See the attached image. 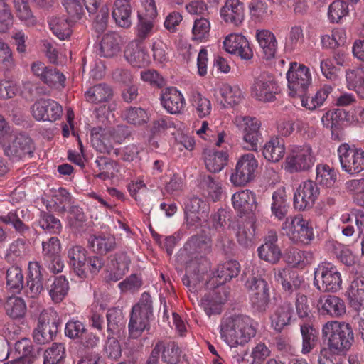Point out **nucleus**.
Instances as JSON below:
<instances>
[{
    "instance_id": "obj_31",
    "label": "nucleus",
    "mask_w": 364,
    "mask_h": 364,
    "mask_svg": "<svg viewBox=\"0 0 364 364\" xmlns=\"http://www.w3.org/2000/svg\"><path fill=\"white\" fill-rule=\"evenodd\" d=\"M132 13L130 0H114L112 16L119 27L128 28L132 26Z\"/></svg>"
},
{
    "instance_id": "obj_59",
    "label": "nucleus",
    "mask_w": 364,
    "mask_h": 364,
    "mask_svg": "<svg viewBox=\"0 0 364 364\" xmlns=\"http://www.w3.org/2000/svg\"><path fill=\"white\" fill-rule=\"evenodd\" d=\"M65 356V347L61 343H53L44 352L43 364H59Z\"/></svg>"
},
{
    "instance_id": "obj_51",
    "label": "nucleus",
    "mask_w": 364,
    "mask_h": 364,
    "mask_svg": "<svg viewBox=\"0 0 364 364\" xmlns=\"http://www.w3.org/2000/svg\"><path fill=\"white\" fill-rule=\"evenodd\" d=\"M200 186L203 194L209 197L213 201L219 200L223 191L221 183L215 180L210 176H205L200 181Z\"/></svg>"
},
{
    "instance_id": "obj_64",
    "label": "nucleus",
    "mask_w": 364,
    "mask_h": 364,
    "mask_svg": "<svg viewBox=\"0 0 364 364\" xmlns=\"http://www.w3.org/2000/svg\"><path fill=\"white\" fill-rule=\"evenodd\" d=\"M184 248L193 253H205L210 249V240L207 237L193 236L186 243Z\"/></svg>"
},
{
    "instance_id": "obj_61",
    "label": "nucleus",
    "mask_w": 364,
    "mask_h": 364,
    "mask_svg": "<svg viewBox=\"0 0 364 364\" xmlns=\"http://www.w3.org/2000/svg\"><path fill=\"white\" fill-rule=\"evenodd\" d=\"M348 14V5L343 1H334L328 6V18L331 23H338Z\"/></svg>"
},
{
    "instance_id": "obj_19",
    "label": "nucleus",
    "mask_w": 364,
    "mask_h": 364,
    "mask_svg": "<svg viewBox=\"0 0 364 364\" xmlns=\"http://www.w3.org/2000/svg\"><path fill=\"white\" fill-rule=\"evenodd\" d=\"M316 309L319 314L331 318H341L346 312V303L341 297L323 294L317 301Z\"/></svg>"
},
{
    "instance_id": "obj_38",
    "label": "nucleus",
    "mask_w": 364,
    "mask_h": 364,
    "mask_svg": "<svg viewBox=\"0 0 364 364\" xmlns=\"http://www.w3.org/2000/svg\"><path fill=\"white\" fill-rule=\"evenodd\" d=\"M285 151L284 141L278 136H274L263 146L262 154L267 161L277 163L284 157Z\"/></svg>"
},
{
    "instance_id": "obj_46",
    "label": "nucleus",
    "mask_w": 364,
    "mask_h": 364,
    "mask_svg": "<svg viewBox=\"0 0 364 364\" xmlns=\"http://www.w3.org/2000/svg\"><path fill=\"white\" fill-rule=\"evenodd\" d=\"M274 273L275 281L281 283L284 291L292 292L296 287V275L290 268L274 269Z\"/></svg>"
},
{
    "instance_id": "obj_39",
    "label": "nucleus",
    "mask_w": 364,
    "mask_h": 364,
    "mask_svg": "<svg viewBox=\"0 0 364 364\" xmlns=\"http://www.w3.org/2000/svg\"><path fill=\"white\" fill-rule=\"evenodd\" d=\"M272 202L271 203L272 215L282 220L286 219L288 213L289 205L287 202V196L284 187L278 188L272 196Z\"/></svg>"
},
{
    "instance_id": "obj_22",
    "label": "nucleus",
    "mask_w": 364,
    "mask_h": 364,
    "mask_svg": "<svg viewBox=\"0 0 364 364\" xmlns=\"http://www.w3.org/2000/svg\"><path fill=\"white\" fill-rule=\"evenodd\" d=\"M91 142L93 147L99 152H109L114 142L120 143L121 140L116 136L110 129L94 127L91 131Z\"/></svg>"
},
{
    "instance_id": "obj_6",
    "label": "nucleus",
    "mask_w": 364,
    "mask_h": 364,
    "mask_svg": "<svg viewBox=\"0 0 364 364\" xmlns=\"http://www.w3.org/2000/svg\"><path fill=\"white\" fill-rule=\"evenodd\" d=\"M313 284L321 292L336 293L342 288L341 274L333 264L323 262L314 269Z\"/></svg>"
},
{
    "instance_id": "obj_14",
    "label": "nucleus",
    "mask_w": 364,
    "mask_h": 364,
    "mask_svg": "<svg viewBox=\"0 0 364 364\" xmlns=\"http://www.w3.org/2000/svg\"><path fill=\"white\" fill-rule=\"evenodd\" d=\"M279 92V87L275 77L269 73H264L254 81L251 87L252 95L263 102H273Z\"/></svg>"
},
{
    "instance_id": "obj_9",
    "label": "nucleus",
    "mask_w": 364,
    "mask_h": 364,
    "mask_svg": "<svg viewBox=\"0 0 364 364\" xmlns=\"http://www.w3.org/2000/svg\"><path fill=\"white\" fill-rule=\"evenodd\" d=\"M233 123L242 134L244 149L247 151H257L262 137L260 121L255 117L237 115Z\"/></svg>"
},
{
    "instance_id": "obj_54",
    "label": "nucleus",
    "mask_w": 364,
    "mask_h": 364,
    "mask_svg": "<svg viewBox=\"0 0 364 364\" xmlns=\"http://www.w3.org/2000/svg\"><path fill=\"white\" fill-rule=\"evenodd\" d=\"M6 280L9 289L19 292L23 285V275L21 269L17 265L9 267L6 272Z\"/></svg>"
},
{
    "instance_id": "obj_8",
    "label": "nucleus",
    "mask_w": 364,
    "mask_h": 364,
    "mask_svg": "<svg viewBox=\"0 0 364 364\" xmlns=\"http://www.w3.org/2000/svg\"><path fill=\"white\" fill-rule=\"evenodd\" d=\"M282 229L284 234L294 242L309 244L314 239L311 221L301 215L287 217Z\"/></svg>"
},
{
    "instance_id": "obj_57",
    "label": "nucleus",
    "mask_w": 364,
    "mask_h": 364,
    "mask_svg": "<svg viewBox=\"0 0 364 364\" xmlns=\"http://www.w3.org/2000/svg\"><path fill=\"white\" fill-rule=\"evenodd\" d=\"M255 230V225L250 221L240 224L236 234L239 244L246 247L251 246L253 244Z\"/></svg>"
},
{
    "instance_id": "obj_62",
    "label": "nucleus",
    "mask_w": 364,
    "mask_h": 364,
    "mask_svg": "<svg viewBox=\"0 0 364 364\" xmlns=\"http://www.w3.org/2000/svg\"><path fill=\"white\" fill-rule=\"evenodd\" d=\"M107 331L115 333L124 326V316L121 309H109L107 314Z\"/></svg>"
},
{
    "instance_id": "obj_34",
    "label": "nucleus",
    "mask_w": 364,
    "mask_h": 364,
    "mask_svg": "<svg viewBox=\"0 0 364 364\" xmlns=\"http://www.w3.org/2000/svg\"><path fill=\"white\" fill-rule=\"evenodd\" d=\"M218 92L221 97L220 103L224 107L237 105L243 98L242 91L237 85L222 83L219 85Z\"/></svg>"
},
{
    "instance_id": "obj_29",
    "label": "nucleus",
    "mask_w": 364,
    "mask_h": 364,
    "mask_svg": "<svg viewBox=\"0 0 364 364\" xmlns=\"http://www.w3.org/2000/svg\"><path fill=\"white\" fill-rule=\"evenodd\" d=\"M277 235L275 232H269L264 243L257 248L259 257L272 264H276L281 257V251L276 244Z\"/></svg>"
},
{
    "instance_id": "obj_36",
    "label": "nucleus",
    "mask_w": 364,
    "mask_h": 364,
    "mask_svg": "<svg viewBox=\"0 0 364 364\" xmlns=\"http://www.w3.org/2000/svg\"><path fill=\"white\" fill-rule=\"evenodd\" d=\"M332 91L333 87L331 85H325L311 97L304 94L301 95V105L307 110H316L324 105V102Z\"/></svg>"
},
{
    "instance_id": "obj_20",
    "label": "nucleus",
    "mask_w": 364,
    "mask_h": 364,
    "mask_svg": "<svg viewBox=\"0 0 364 364\" xmlns=\"http://www.w3.org/2000/svg\"><path fill=\"white\" fill-rule=\"evenodd\" d=\"M223 46L227 52L237 55L242 59L250 60L253 56L248 39L241 33L228 35L223 41Z\"/></svg>"
},
{
    "instance_id": "obj_24",
    "label": "nucleus",
    "mask_w": 364,
    "mask_h": 364,
    "mask_svg": "<svg viewBox=\"0 0 364 364\" xmlns=\"http://www.w3.org/2000/svg\"><path fill=\"white\" fill-rule=\"evenodd\" d=\"M102 0H63V4L73 21H79L83 14V6L90 14H95Z\"/></svg>"
},
{
    "instance_id": "obj_2",
    "label": "nucleus",
    "mask_w": 364,
    "mask_h": 364,
    "mask_svg": "<svg viewBox=\"0 0 364 364\" xmlns=\"http://www.w3.org/2000/svg\"><path fill=\"white\" fill-rule=\"evenodd\" d=\"M322 335L328 341L329 350L337 354L348 351L354 341V334L349 323L330 321L322 327Z\"/></svg>"
},
{
    "instance_id": "obj_41",
    "label": "nucleus",
    "mask_w": 364,
    "mask_h": 364,
    "mask_svg": "<svg viewBox=\"0 0 364 364\" xmlns=\"http://www.w3.org/2000/svg\"><path fill=\"white\" fill-rule=\"evenodd\" d=\"M120 51V38L117 33L109 32L102 36L100 42V53L105 58H112Z\"/></svg>"
},
{
    "instance_id": "obj_10",
    "label": "nucleus",
    "mask_w": 364,
    "mask_h": 364,
    "mask_svg": "<svg viewBox=\"0 0 364 364\" xmlns=\"http://www.w3.org/2000/svg\"><path fill=\"white\" fill-rule=\"evenodd\" d=\"M341 169L349 175H355L364 171V149L341 144L337 149Z\"/></svg>"
},
{
    "instance_id": "obj_3",
    "label": "nucleus",
    "mask_w": 364,
    "mask_h": 364,
    "mask_svg": "<svg viewBox=\"0 0 364 364\" xmlns=\"http://www.w3.org/2000/svg\"><path fill=\"white\" fill-rule=\"evenodd\" d=\"M243 274L249 277L244 285L252 307L258 312L265 311L270 301L267 282L255 275L254 266L252 264L245 268Z\"/></svg>"
},
{
    "instance_id": "obj_13",
    "label": "nucleus",
    "mask_w": 364,
    "mask_h": 364,
    "mask_svg": "<svg viewBox=\"0 0 364 364\" xmlns=\"http://www.w3.org/2000/svg\"><path fill=\"white\" fill-rule=\"evenodd\" d=\"M58 315L53 309L43 310L39 316L37 328L33 332V338L40 344L53 340L57 332L58 326Z\"/></svg>"
},
{
    "instance_id": "obj_37",
    "label": "nucleus",
    "mask_w": 364,
    "mask_h": 364,
    "mask_svg": "<svg viewBox=\"0 0 364 364\" xmlns=\"http://www.w3.org/2000/svg\"><path fill=\"white\" fill-rule=\"evenodd\" d=\"M228 151L208 149L204 151V161L206 168L213 173L220 172L227 165Z\"/></svg>"
},
{
    "instance_id": "obj_26",
    "label": "nucleus",
    "mask_w": 364,
    "mask_h": 364,
    "mask_svg": "<svg viewBox=\"0 0 364 364\" xmlns=\"http://www.w3.org/2000/svg\"><path fill=\"white\" fill-rule=\"evenodd\" d=\"M294 309L288 301H283L274 306L270 316L271 326L277 331H281L290 323Z\"/></svg>"
},
{
    "instance_id": "obj_44",
    "label": "nucleus",
    "mask_w": 364,
    "mask_h": 364,
    "mask_svg": "<svg viewBox=\"0 0 364 364\" xmlns=\"http://www.w3.org/2000/svg\"><path fill=\"white\" fill-rule=\"evenodd\" d=\"M29 253L28 246L24 240L18 238L8 246L5 259L8 262H19Z\"/></svg>"
},
{
    "instance_id": "obj_40",
    "label": "nucleus",
    "mask_w": 364,
    "mask_h": 364,
    "mask_svg": "<svg viewBox=\"0 0 364 364\" xmlns=\"http://www.w3.org/2000/svg\"><path fill=\"white\" fill-rule=\"evenodd\" d=\"M68 14L67 18L63 17L52 16L48 20L50 28L53 33L60 40H65L71 34V26L77 21H73L71 15Z\"/></svg>"
},
{
    "instance_id": "obj_55",
    "label": "nucleus",
    "mask_w": 364,
    "mask_h": 364,
    "mask_svg": "<svg viewBox=\"0 0 364 364\" xmlns=\"http://www.w3.org/2000/svg\"><path fill=\"white\" fill-rule=\"evenodd\" d=\"M249 10L251 18L255 21L261 22L272 14L267 1L264 0H252L249 4Z\"/></svg>"
},
{
    "instance_id": "obj_43",
    "label": "nucleus",
    "mask_w": 364,
    "mask_h": 364,
    "mask_svg": "<svg viewBox=\"0 0 364 364\" xmlns=\"http://www.w3.org/2000/svg\"><path fill=\"white\" fill-rule=\"evenodd\" d=\"M4 308L6 315L11 319H18L24 316L26 304L23 299L16 296H8Z\"/></svg>"
},
{
    "instance_id": "obj_50",
    "label": "nucleus",
    "mask_w": 364,
    "mask_h": 364,
    "mask_svg": "<svg viewBox=\"0 0 364 364\" xmlns=\"http://www.w3.org/2000/svg\"><path fill=\"white\" fill-rule=\"evenodd\" d=\"M156 31L154 24V18H146L143 14L138 12V22L136 26V33L137 39L140 42L151 36Z\"/></svg>"
},
{
    "instance_id": "obj_42",
    "label": "nucleus",
    "mask_w": 364,
    "mask_h": 364,
    "mask_svg": "<svg viewBox=\"0 0 364 364\" xmlns=\"http://www.w3.org/2000/svg\"><path fill=\"white\" fill-rule=\"evenodd\" d=\"M17 68L14 54L8 43H3L0 51V73L7 77Z\"/></svg>"
},
{
    "instance_id": "obj_35",
    "label": "nucleus",
    "mask_w": 364,
    "mask_h": 364,
    "mask_svg": "<svg viewBox=\"0 0 364 364\" xmlns=\"http://www.w3.org/2000/svg\"><path fill=\"white\" fill-rule=\"evenodd\" d=\"M346 87L364 99V65L349 68L346 70Z\"/></svg>"
},
{
    "instance_id": "obj_47",
    "label": "nucleus",
    "mask_w": 364,
    "mask_h": 364,
    "mask_svg": "<svg viewBox=\"0 0 364 364\" xmlns=\"http://www.w3.org/2000/svg\"><path fill=\"white\" fill-rule=\"evenodd\" d=\"M14 6L18 18L26 26H34L36 18L30 8L28 0H14Z\"/></svg>"
},
{
    "instance_id": "obj_60",
    "label": "nucleus",
    "mask_w": 364,
    "mask_h": 364,
    "mask_svg": "<svg viewBox=\"0 0 364 364\" xmlns=\"http://www.w3.org/2000/svg\"><path fill=\"white\" fill-rule=\"evenodd\" d=\"M89 243L93 251L102 254L112 249L114 245V239L109 235L92 236L89 239Z\"/></svg>"
},
{
    "instance_id": "obj_56",
    "label": "nucleus",
    "mask_w": 364,
    "mask_h": 364,
    "mask_svg": "<svg viewBox=\"0 0 364 364\" xmlns=\"http://www.w3.org/2000/svg\"><path fill=\"white\" fill-rule=\"evenodd\" d=\"M210 30V23L207 18H196L192 28V39L199 42L206 41L209 37Z\"/></svg>"
},
{
    "instance_id": "obj_7",
    "label": "nucleus",
    "mask_w": 364,
    "mask_h": 364,
    "mask_svg": "<svg viewBox=\"0 0 364 364\" xmlns=\"http://www.w3.org/2000/svg\"><path fill=\"white\" fill-rule=\"evenodd\" d=\"M151 299L149 294H142L139 302L133 306L129 323V335L133 338L141 336L153 316Z\"/></svg>"
},
{
    "instance_id": "obj_23",
    "label": "nucleus",
    "mask_w": 364,
    "mask_h": 364,
    "mask_svg": "<svg viewBox=\"0 0 364 364\" xmlns=\"http://www.w3.org/2000/svg\"><path fill=\"white\" fill-rule=\"evenodd\" d=\"M124 58L135 67H144L150 62L149 54L139 40L132 41L127 44L124 50Z\"/></svg>"
},
{
    "instance_id": "obj_11",
    "label": "nucleus",
    "mask_w": 364,
    "mask_h": 364,
    "mask_svg": "<svg viewBox=\"0 0 364 364\" xmlns=\"http://www.w3.org/2000/svg\"><path fill=\"white\" fill-rule=\"evenodd\" d=\"M289 95L295 97L301 95L309 87L312 82L310 69L304 65L296 62L289 64L286 74Z\"/></svg>"
},
{
    "instance_id": "obj_25",
    "label": "nucleus",
    "mask_w": 364,
    "mask_h": 364,
    "mask_svg": "<svg viewBox=\"0 0 364 364\" xmlns=\"http://www.w3.org/2000/svg\"><path fill=\"white\" fill-rule=\"evenodd\" d=\"M232 203L235 210L241 215L253 213L257 208L255 194L247 189L234 193Z\"/></svg>"
},
{
    "instance_id": "obj_30",
    "label": "nucleus",
    "mask_w": 364,
    "mask_h": 364,
    "mask_svg": "<svg viewBox=\"0 0 364 364\" xmlns=\"http://www.w3.org/2000/svg\"><path fill=\"white\" fill-rule=\"evenodd\" d=\"M163 107L170 114L180 113L185 105V99L182 93L175 87L166 88L161 95Z\"/></svg>"
},
{
    "instance_id": "obj_63",
    "label": "nucleus",
    "mask_w": 364,
    "mask_h": 364,
    "mask_svg": "<svg viewBox=\"0 0 364 364\" xmlns=\"http://www.w3.org/2000/svg\"><path fill=\"white\" fill-rule=\"evenodd\" d=\"M346 189L353 196L354 201L364 207V178L353 179L346 183Z\"/></svg>"
},
{
    "instance_id": "obj_28",
    "label": "nucleus",
    "mask_w": 364,
    "mask_h": 364,
    "mask_svg": "<svg viewBox=\"0 0 364 364\" xmlns=\"http://www.w3.org/2000/svg\"><path fill=\"white\" fill-rule=\"evenodd\" d=\"M220 14L225 22L235 26L241 25L245 19L244 7L240 0H227Z\"/></svg>"
},
{
    "instance_id": "obj_48",
    "label": "nucleus",
    "mask_w": 364,
    "mask_h": 364,
    "mask_svg": "<svg viewBox=\"0 0 364 364\" xmlns=\"http://www.w3.org/2000/svg\"><path fill=\"white\" fill-rule=\"evenodd\" d=\"M112 95V89L105 84L96 85L85 93L87 101L95 104L107 102Z\"/></svg>"
},
{
    "instance_id": "obj_15",
    "label": "nucleus",
    "mask_w": 364,
    "mask_h": 364,
    "mask_svg": "<svg viewBox=\"0 0 364 364\" xmlns=\"http://www.w3.org/2000/svg\"><path fill=\"white\" fill-rule=\"evenodd\" d=\"M320 194L318 184L311 181H303L296 188L294 195V207L299 210L311 208Z\"/></svg>"
},
{
    "instance_id": "obj_53",
    "label": "nucleus",
    "mask_w": 364,
    "mask_h": 364,
    "mask_svg": "<svg viewBox=\"0 0 364 364\" xmlns=\"http://www.w3.org/2000/svg\"><path fill=\"white\" fill-rule=\"evenodd\" d=\"M69 283L65 277L59 276L55 278L50 289L49 295L55 303L61 302L68 294Z\"/></svg>"
},
{
    "instance_id": "obj_52",
    "label": "nucleus",
    "mask_w": 364,
    "mask_h": 364,
    "mask_svg": "<svg viewBox=\"0 0 364 364\" xmlns=\"http://www.w3.org/2000/svg\"><path fill=\"white\" fill-rule=\"evenodd\" d=\"M190 102L200 118L208 117L212 110V105L209 99L198 92H193Z\"/></svg>"
},
{
    "instance_id": "obj_18",
    "label": "nucleus",
    "mask_w": 364,
    "mask_h": 364,
    "mask_svg": "<svg viewBox=\"0 0 364 364\" xmlns=\"http://www.w3.org/2000/svg\"><path fill=\"white\" fill-rule=\"evenodd\" d=\"M209 207L198 197H193L185 203V215L188 227L198 228L206 222Z\"/></svg>"
},
{
    "instance_id": "obj_27",
    "label": "nucleus",
    "mask_w": 364,
    "mask_h": 364,
    "mask_svg": "<svg viewBox=\"0 0 364 364\" xmlns=\"http://www.w3.org/2000/svg\"><path fill=\"white\" fill-rule=\"evenodd\" d=\"M68 264L80 278H85L87 268V251L80 245H73L68 249Z\"/></svg>"
},
{
    "instance_id": "obj_21",
    "label": "nucleus",
    "mask_w": 364,
    "mask_h": 364,
    "mask_svg": "<svg viewBox=\"0 0 364 364\" xmlns=\"http://www.w3.org/2000/svg\"><path fill=\"white\" fill-rule=\"evenodd\" d=\"M32 73L50 87H64L65 77L58 70L46 66L41 61H36L31 66Z\"/></svg>"
},
{
    "instance_id": "obj_1",
    "label": "nucleus",
    "mask_w": 364,
    "mask_h": 364,
    "mask_svg": "<svg viewBox=\"0 0 364 364\" xmlns=\"http://www.w3.org/2000/svg\"><path fill=\"white\" fill-rule=\"evenodd\" d=\"M257 323L245 314L225 315L220 321L221 339L231 348L244 346L257 333Z\"/></svg>"
},
{
    "instance_id": "obj_33",
    "label": "nucleus",
    "mask_w": 364,
    "mask_h": 364,
    "mask_svg": "<svg viewBox=\"0 0 364 364\" xmlns=\"http://www.w3.org/2000/svg\"><path fill=\"white\" fill-rule=\"evenodd\" d=\"M346 295L351 307L360 311L364 305V277L353 279L348 286Z\"/></svg>"
},
{
    "instance_id": "obj_32",
    "label": "nucleus",
    "mask_w": 364,
    "mask_h": 364,
    "mask_svg": "<svg viewBox=\"0 0 364 364\" xmlns=\"http://www.w3.org/2000/svg\"><path fill=\"white\" fill-rule=\"evenodd\" d=\"M255 36L263 57L267 60L274 58L277 50V41L274 34L269 30L262 29L257 31Z\"/></svg>"
},
{
    "instance_id": "obj_45",
    "label": "nucleus",
    "mask_w": 364,
    "mask_h": 364,
    "mask_svg": "<svg viewBox=\"0 0 364 364\" xmlns=\"http://www.w3.org/2000/svg\"><path fill=\"white\" fill-rule=\"evenodd\" d=\"M240 265L236 260H230L219 265L214 272V276L218 279L220 285L231 280L238 275Z\"/></svg>"
},
{
    "instance_id": "obj_4",
    "label": "nucleus",
    "mask_w": 364,
    "mask_h": 364,
    "mask_svg": "<svg viewBox=\"0 0 364 364\" xmlns=\"http://www.w3.org/2000/svg\"><path fill=\"white\" fill-rule=\"evenodd\" d=\"M0 144L6 156L20 159L32 154L31 140L23 134H14L9 132L4 118L0 115Z\"/></svg>"
},
{
    "instance_id": "obj_5",
    "label": "nucleus",
    "mask_w": 364,
    "mask_h": 364,
    "mask_svg": "<svg viewBox=\"0 0 364 364\" xmlns=\"http://www.w3.org/2000/svg\"><path fill=\"white\" fill-rule=\"evenodd\" d=\"M316 156L310 144L289 146L285 159L284 169L289 173L304 172L313 167Z\"/></svg>"
},
{
    "instance_id": "obj_49",
    "label": "nucleus",
    "mask_w": 364,
    "mask_h": 364,
    "mask_svg": "<svg viewBox=\"0 0 364 364\" xmlns=\"http://www.w3.org/2000/svg\"><path fill=\"white\" fill-rule=\"evenodd\" d=\"M338 172L327 164L316 166V183L328 188H332L337 180Z\"/></svg>"
},
{
    "instance_id": "obj_17",
    "label": "nucleus",
    "mask_w": 364,
    "mask_h": 364,
    "mask_svg": "<svg viewBox=\"0 0 364 364\" xmlns=\"http://www.w3.org/2000/svg\"><path fill=\"white\" fill-rule=\"evenodd\" d=\"M33 118L39 122H55L60 119L63 113L62 106L51 99H41L31 107Z\"/></svg>"
},
{
    "instance_id": "obj_16",
    "label": "nucleus",
    "mask_w": 364,
    "mask_h": 364,
    "mask_svg": "<svg viewBox=\"0 0 364 364\" xmlns=\"http://www.w3.org/2000/svg\"><path fill=\"white\" fill-rule=\"evenodd\" d=\"M228 289L225 287L218 285L205 294L200 301V306L208 317L219 315L223 311V304L228 300Z\"/></svg>"
},
{
    "instance_id": "obj_12",
    "label": "nucleus",
    "mask_w": 364,
    "mask_h": 364,
    "mask_svg": "<svg viewBox=\"0 0 364 364\" xmlns=\"http://www.w3.org/2000/svg\"><path fill=\"white\" fill-rule=\"evenodd\" d=\"M258 168V161L253 154H245L240 156L232 171L230 181L234 186H245L252 181Z\"/></svg>"
},
{
    "instance_id": "obj_58",
    "label": "nucleus",
    "mask_w": 364,
    "mask_h": 364,
    "mask_svg": "<svg viewBox=\"0 0 364 364\" xmlns=\"http://www.w3.org/2000/svg\"><path fill=\"white\" fill-rule=\"evenodd\" d=\"M122 116L128 123L134 125L146 124L149 119L146 111L140 107H129L124 112Z\"/></svg>"
}]
</instances>
